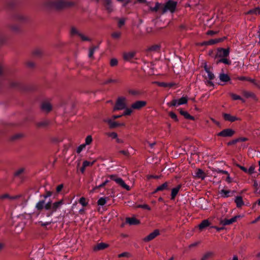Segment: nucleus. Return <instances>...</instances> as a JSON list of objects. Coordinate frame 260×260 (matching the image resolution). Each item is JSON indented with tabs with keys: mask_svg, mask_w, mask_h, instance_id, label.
Listing matches in <instances>:
<instances>
[{
	"mask_svg": "<svg viewBox=\"0 0 260 260\" xmlns=\"http://www.w3.org/2000/svg\"><path fill=\"white\" fill-rule=\"evenodd\" d=\"M210 225L209 221L206 219L202 221V222L199 224V228L200 230H203L204 228Z\"/></svg>",
	"mask_w": 260,
	"mask_h": 260,
	"instance_id": "obj_24",
	"label": "nucleus"
},
{
	"mask_svg": "<svg viewBox=\"0 0 260 260\" xmlns=\"http://www.w3.org/2000/svg\"><path fill=\"white\" fill-rule=\"evenodd\" d=\"M235 134V131L231 128L223 129L217 134V136L223 137H231Z\"/></svg>",
	"mask_w": 260,
	"mask_h": 260,
	"instance_id": "obj_8",
	"label": "nucleus"
},
{
	"mask_svg": "<svg viewBox=\"0 0 260 260\" xmlns=\"http://www.w3.org/2000/svg\"><path fill=\"white\" fill-rule=\"evenodd\" d=\"M126 221L130 225H136L139 223V221L134 217L127 218Z\"/></svg>",
	"mask_w": 260,
	"mask_h": 260,
	"instance_id": "obj_22",
	"label": "nucleus"
},
{
	"mask_svg": "<svg viewBox=\"0 0 260 260\" xmlns=\"http://www.w3.org/2000/svg\"><path fill=\"white\" fill-rule=\"evenodd\" d=\"M104 122H107L109 124V126L111 128H113L117 126H123L125 125V124L124 123H118L117 122H115L110 118L104 119Z\"/></svg>",
	"mask_w": 260,
	"mask_h": 260,
	"instance_id": "obj_9",
	"label": "nucleus"
},
{
	"mask_svg": "<svg viewBox=\"0 0 260 260\" xmlns=\"http://www.w3.org/2000/svg\"><path fill=\"white\" fill-rule=\"evenodd\" d=\"M200 242L199 241H197V242H193L191 244H190L189 246H188V247L190 249V248H193V247H195L196 246H197L199 244H200Z\"/></svg>",
	"mask_w": 260,
	"mask_h": 260,
	"instance_id": "obj_55",
	"label": "nucleus"
},
{
	"mask_svg": "<svg viewBox=\"0 0 260 260\" xmlns=\"http://www.w3.org/2000/svg\"><path fill=\"white\" fill-rule=\"evenodd\" d=\"M229 49L219 48L217 51L215 57L219 59L227 57L229 55Z\"/></svg>",
	"mask_w": 260,
	"mask_h": 260,
	"instance_id": "obj_5",
	"label": "nucleus"
},
{
	"mask_svg": "<svg viewBox=\"0 0 260 260\" xmlns=\"http://www.w3.org/2000/svg\"><path fill=\"white\" fill-rule=\"evenodd\" d=\"M230 95L231 96L233 100H241L243 103L245 102V101L243 99H242L240 96L237 95L235 93H230Z\"/></svg>",
	"mask_w": 260,
	"mask_h": 260,
	"instance_id": "obj_30",
	"label": "nucleus"
},
{
	"mask_svg": "<svg viewBox=\"0 0 260 260\" xmlns=\"http://www.w3.org/2000/svg\"><path fill=\"white\" fill-rule=\"evenodd\" d=\"M159 49V46L158 45H154L152 46L149 48V50L150 51H157Z\"/></svg>",
	"mask_w": 260,
	"mask_h": 260,
	"instance_id": "obj_56",
	"label": "nucleus"
},
{
	"mask_svg": "<svg viewBox=\"0 0 260 260\" xmlns=\"http://www.w3.org/2000/svg\"><path fill=\"white\" fill-rule=\"evenodd\" d=\"M127 100L125 97L121 96L118 98L115 106L114 107V111L121 110L125 109L126 107Z\"/></svg>",
	"mask_w": 260,
	"mask_h": 260,
	"instance_id": "obj_2",
	"label": "nucleus"
},
{
	"mask_svg": "<svg viewBox=\"0 0 260 260\" xmlns=\"http://www.w3.org/2000/svg\"><path fill=\"white\" fill-rule=\"evenodd\" d=\"M156 84L161 87H168L169 84L165 82H156Z\"/></svg>",
	"mask_w": 260,
	"mask_h": 260,
	"instance_id": "obj_59",
	"label": "nucleus"
},
{
	"mask_svg": "<svg viewBox=\"0 0 260 260\" xmlns=\"http://www.w3.org/2000/svg\"><path fill=\"white\" fill-rule=\"evenodd\" d=\"M220 41V39H212L208 41L205 42L203 44L206 45H211L216 44Z\"/></svg>",
	"mask_w": 260,
	"mask_h": 260,
	"instance_id": "obj_27",
	"label": "nucleus"
},
{
	"mask_svg": "<svg viewBox=\"0 0 260 260\" xmlns=\"http://www.w3.org/2000/svg\"><path fill=\"white\" fill-rule=\"evenodd\" d=\"M137 207H138V208H143V209H147L148 210H150V208L149 207V206H148L146 204L140 205H138L137 206Z\"/></svg>",
	"mask_w": 260,
	"mask_h": 260,
	"instance_id": "obj_57",
	"label": "nucleus"
},
{
	"mask_svg": "<svg viewBox=\"0 0 260 260\" xmlns=\"http://www.w3.org/2000/svg\"><path fill=\"white\" fill-rule=\"evenodd\" d=\"M92 142V138L91 135H88L85 139V143L86 146L90 145Z\"/></svg>",
	"mask_w": 260,
	"mask_h": 260,
	"instance_id": "obj_35",
	"label": "nucleus"
},
{
	"mask_svg": "<svg viewBox=\"0 0 260 260\" xmlns=\"http://www.w3.org/2000/svg\"><path fill=\"white\" fill-rule=\"evenodd\" d=\"M159 235V231L158 230H155L153 232L151 233L143 239L145 242L150 241L154 239L156 236Z\"/></svg>",
	"mask_w": 260,
	"mask_h": 260,
	"instance_id": "obj_12",
	"label": "nucleus"
},
{
	"mask_svg": "<svg viewBox=\"0 0 260 260\" xmlns=\"http://www.w3.org/2000/svg\"><path fill=\"white\" fill-rule=\"evenodd\" d=\"M128 93L133 95H137L139 94V92L135 90H128Z\"/></svg>",
	"mask_w": 260,
	"mask_h": 260,
	"instance_id": "obj_53",
	"label": "nucleus"
},
{
	"mask_svg": "<svg viewBox=\"0 0 260 260\" xmlns=\"http://www.w3.org/2000/svg\"><path fill=\"white\" fill-rule=\"evenodd\" d=\"M51 5L56 9H62L71 5V4L66 0H53Z\"/></svg>",
	"mask_w": 260,
	"mask_h": 260,
	"instance_id": "obj_4",
	"label": "nucleus"
},
{
	"mask_svg": "<svg viewBox=\"0 0 260 260\" xmlns=\"http://www.w3.org/2000/svg\"><path fill=\"white\" fill-rule=\"evenodd\" d=\"M146 102L144 101H138L134 103L131 107L133 109L139 110L146 105Z\"/></svg>",
	"mask_w": 260,
	"mask_h": 260,
	"instance_id": "obj_10",
	"label": "nucleus"
},
{
	"mask_svg": "<svg viewBox=\"0 0 260 260\" xmlns=\"http://www.w3.org/2000/svg\"><path fill=\"white\" fill-rule=\"evenodd\" d=\"M119 152L125 156H128L129 154V153L127 150H120L119 151Z\"/></svg>",
	"mask_w": 260,
	"mask_h": 260,
	"instance_id": "obj_62",
	"label": "nucleus"
},
{
	"mask_svg": "<svg viewBox=\"0 0 260 260\" xmlns=\"http://www.w3.org/2000/svg\"><path fill=\"white\" fill-rule=\"evenodd\" d=\"M9 198H10V196L8 194H5L0 196V200H3L5 199H7V198L9 199Z\"/></svg>",
	"mask_w": 260,
	"mask_h": 260,
	"instance_id": "obj_61",
	"label": "nucleus"
},
{
	"mask_svg": "<svg viewBox=\"0 0 260 260\" xmlns=\"http://www.w3.org/2000/svg\"><path fill=\"white\" fill-rule=\"evenodd\" d=\"M81 32L78 31V30L75 27H72L71 28V35L72 36L78 35L79 36V34Z\"/></svg>",
	"mask_w": 260,
	"mask_h": 260,
	"instance_id": "obj_37",
	"label": "nucleus"
},
{
	"mask_svg": "<svg viewBox=\"0 0 260 260\" xmlns=\"http://www.w3.org/2000/svg\"><path fill=\"white\" fill-rule=\"evenodd\" d=\"M103 5L107 9V11L109 12H111L114 10V7L112 4V2L111 0H103Z\"/></svg>",
	"mask_w": 260,
	"mask_h": 260,
	"instance_id": "obj_14",
	"label": "nucleus"
},
{
	"mask_svg": "<svg viewBox=\"0 0 260 260\" xmlns=\"http://www.w3.org/2000/svg\"><path fill=\"white\" fill-rule=\"evenodd\" d=\"M125 111L123 113V114H122V115H131V113H132L133 112V110H132V108H126V107L125 108Z\"/></svg>",
	"mask_w": 260,
	"mask_h": 260,
	"instance_id": "obj_43",
	"label": "nucleus"
},
{
	"mask_svg": "<svg viewBox=\"0 0 260 260\" xmlns=\"http://www.w3.org/2000/svg\"><path fill=\"white\" fill-rule=\"evenodd\" d=\"M255 167L253 166H250L248 169H247V173L249 174H252L254 173Z\"/></svg>",
	"mask_w": 260,
	"mask_h": 260,
	"instance_id": "obj_49",
	"label": "nucleus"
},
{
	"mask_svg": "<svg viewBox=\"0 0 260 260\" xmlns=\"http://www.w3.org/2000/svg\"><path fill=\"white\" fill-rule=\"evenodd\" d=\"M223 117L225 120L231 122H234L235 121L239 120V119L236 116H232L229 114H224Z\"/></svg>",
	"mask_w": 260,
	"mask_h": 260,
	"instance_id": "obj_18",
	"label": "nucleus"
},
{
	"mask_svg": "<svg viewBox=\"0 0 260 260\" xmlns=\"http://www.w3.org/2000/svg\"><path fill=\"white\" fill-rule=\"evenodd\" d=\"M164 6H162L161 4H159V3H156L154 7H151L150 9L152 11H157L159 10H160L162 12V7H163Z\"/></svg>",
	"mask_w": 260,
	"mask_h": 260,
	"instance_id": "obj_26",
	"label": "nucleus"
},
{
	"mask_svg": "<svg viewBox=\"0 0 260 260\" xmlns=\"http://www.w3.org/2000/svg\"><path fill=\"white\" fill-rule=\"evenodd\" d=\"M79 37L83 41H90V39L82 33L79 34Z\"/></svg>",
	"mask_w": 260,
	"mask_h": 260,
	"instance_id": "obj_40",
	"label": "nucleus"
},
{
	"mask_svg": "<svg viewBox=\"0 0 260 260\" xmlns=\"http://www.w3.org/2000/svg\"><path fill=\"white\" fill-rule=\"evenodd\" d=\"M136 55V52L131 51L128 52H124L122 54L123 58L124 60L128 61L132 59Z\"/></svg>",
	"mask_w": 260,
	"mask_h": 260,
	"instance_id": "obj_11",
	"label": "nucleus"
},
{
	"mask_svg": "<svg viewBox=\"0 0 260 260\" xmlns=\"http://www.w3.org/2000/svg\"><path fill=\"white\" fill-rule=\"evenodd\" d=\"M230 191L224 189L221 190L220 194L222 197L227 198L230 196Z\"/></svg>",
	"mask_w": 260,
	"mask_h": 260,
	"instance_id": "obj_34",
	"label": "nucleus"
},
{
	"mask_svg": "<svg viewBox=\"0 0 260 260\" xmlns=\"http://www.w3.org/2000/svg\"><path fill=\"white\" fill-rule=\"evenodd\" d=\"M121 36V32L120 31H114L112 33L111 36L115 39H118Z\"/></svg>",
	"mask_w": 260,
	"mask_h": 260,
	"instance_id": "obj_36",
	"label": "nucleus"
},
{
	"mask_svg": "<svg viewBox=\"0 0 260 260\" xmlns=\"http://www.w3.org/2000/svg\"><path fill=\"white\" fill-rule=\"evenodd\" d=\"M94 162H95V160H93L91 162L85 160V161H83V165H84V167L86 168L87 167L92 166Z\"/></svg>",
	"mask_w": 260,
	"mask_h": 260,
	"instance_id": "obj_41",
	"label": "nucleus"
},
{
	"mask_svg": "<svg viewBox=\"0 0 260 260\" xmlns=\"http://www.w3.org/2000/svg\"><path fill=\"white\" fill-rule=\"evenodd\" d=\"M205 70L207 73V77L209 78V79H213L214 78V74L210 71V70L206 66L205 67Z\"/></svg>",
	"mask_w": 260,
	"mask_h": 260,
	"instance_id": "obj_31",
	"label": "nucleus"
},
{
	"mask_svg": "<svg viewBox=\"0 0 260 260\" xmlns=\"http://www.w3.org/2000/svg\"><path fill=\"white\" fill-rule=\"evenodd\" d=\"M79 203L81 204L83 206H85L87 205V203L86 201L85 198L82 197L80 199Z\"/></svg>",
	"mask_w": 260,
	"mask_h": 260,
	"instance_id": "obj_48",
	"label": "nucleus"
},
{
	"mask_svg": "<svg viewBox=\"0 0 260 260\" xmlns=\"http://www.w3.org/2000/svg\"><path fill=\"white\" fill-rule=\"evenodd\" d=\"M16 19L18 21H23L25 19V18L24 16L20 15L17 17Z\"/></svg>",
	"mask_w": 260,
	"mask_h": 260,
	"instance_id": "obj_64",
	"label": "nucleus"
},
{
	"mask_svg": "<svg viewBox=\"0 0 260 260\" xmlns=\"http://www.w3.org/2000/svg\"><path fill=\"white\" fill-rule=\"evenodd\" d=\"M242 94L246 98H251L255 100L256 99L255 95L253 92L247 91H243L242 92Z\"/></svg>",
	"mask_w": 260,
	"mask_h": 260,
	"instance_id": "obj_23",
	"label": "nucleus"
},
{
	"mask_svg": "<svg viewBox=\"0 0 260 260\" xmlns=\"http://www.w3.org/2000/svg\"><path fill=\"white\" fill-rule=\"evenodd\" d=\"M125 23V19L121 18L119 20L118 22V26L119 27H121Z\"/></svg>",
	"mask_w": 260,
	"mask_h": 260,
	"instance_id": "obj_50",
	"label": "nucleus"
},
{
	"mask_svg": "<svg viewBox=\"0 0 260 260\" xmlns=\"http://www.w3.org/2000/svg\"><path fill=\"white\" fill-rule=\"evenodd\" d=\"M239 216H234L230 219H223L220 221V224L223 225H229L235 222Z\"/></svg>",
	"mask_w": 260,
	"mask_h": 260,
	"instance_id": "obj_15",
	"label": "nucleus"
},
{
	"mask_svg": "<svg viewBox=\"0 0 260 260\" xmlns=\"http://www.w3.org/2000/svg\"><path fill=\"white\" fill-rule=\"evenodd\" d=\"M52 204H51V202H48L47 204H46L45 205H44V208L46 210H52Z\"/></svg>",
	"mask_w": 260,
	"mask_h": 260,
	"instance_id": "obj_58",
	"label": "nucleus"
},
{
	"mask_svg": "<svg viewBox=\"0 0 260 260\" xmlns=\"http://www.w3.org/2000/svg\"><path fill=\"white\" fill-rule=\"evenodd\" d=\"M106 135L112 139H116L118 137L117 134L115 132L108 133L106 134Z\"/></svg>",
	"mask_w": 260,
	"mask_h": 260,
	"instance_id": "obj_38",
	"label": "nucleus"
},
{
	"mask_svg": "<svg viewBox=\"0 0 260 260\" xmlns=\"http://www.w3.org/2000/svg\"><path fill=\"white\" fill-rule=\"evenodd\" d=\"M110 66L111 67H115L118 64V60L116 58H112L110 60Z\"/></svg>",
	"mask_w": 260,
	"mask_h": 260,
	"instance_id": "obj_44",
	"label": "nucleus"
},
{
	"mask_svg": "<svg viewBox=\"0 0 260 260\" xmlns=\"http://www.w3.org/2000/svg\"><path fill=\"white\" fill-rule=\"evenodd\" d=\"M23 227H24L23 224L19 225L16 226V229L15 230V232L18 234L20 233L22 231Z\"/></svg>",
	"mask_w": 260,
	"mask_h": 260,
	"instance_id": "obj_45",
	"label": "nucleus"
},
{
	"mask_svg": "<svg viewBox=\"0 0 260 260\" xmlns=\"http://www.w3.org/2000/svg\"><path fill=\"white\" fill-rule=\"evenodd\" d=\"M247 14H254L255 15L259 14L260 13V8L259 7L255 8L254 9L249 10L247 13Z\"/></svg>",
	"mask_w": 260,
	"mask_h": 260,
	"instance_id": "obj_32",
	"label": "nucleus"
},
{
	"mask_svg": "<svg viewBox=\"0 0 260 260\" xmlns=\"http://www.w3.org/2000/svg\"><path fill=\"white\" fill-rule=\"evenodd\" d=\"M108 247V245L105 243H100L96 245L93 247V250L94 251H97L104 249Z\"/></svg>",
	"mask_w": 260,
	"mask_h": 260,
	"instance_id": "obj_16",
	"label": "nucleus"
},
{
	"mask_svg": "<svg viewBox=\"0 0 260 260\" xmlns=\"http://www.w3.org/2000/svg\"><path fill=\"white\" fill-rule=\"evenodd\" d=\"M238 142V140H237V139H236L235 140H233V141L229 142L228 144V145H233L234 144H236V143Z\"/></svg>",
	"mask_w": 260,
	"mask_h": 260,
	"instance_id": "obj_63",
	"label": "nucleus"
},
{
	"mask_svg": "<svg viewBox=\"0 0 260 260\" xmlns=\"http://www.w3.org/2000/svg\"><path fill=\"white\" fill-rule=\"evenodd\" d=\"M181 188V185H178L177 187L173 188L171 191V199H174L176 195L178 194L180 189Z\"/></svg>",
	"mask_w": 260,
	"mask_h": 260,
	"instance_id": "obj_19",
	"label": "nucleus"
},
{
	"mask_svg": "<svg viewBox=\"0 0 260 260\" xmlns=\"http://www.w3.org/2000/svg\"><path fill=\"white\" fill-rule=\"evenodd\" d=\"M235 202L238 208L241 207L244 205L242 198L241 196L236 197L235 200Z\"/></svg>",
	"mask_w": 260,
	"mask_h": 260,
	"instance_id": "obj_20",
	"label": "nucleus"
},
{
	"mask_svg": "<svg viewBox=\"0 0 260 260\" xmlns=\"http://www.w3.org/2000/svg\"><path fill=\"white\" fill-rule=\"evenodd\" d=\"M180 113L181 115H183L186 118L192 120H193L194 119V118L190 115L186 111H181Z\"/></svg>",
	"mask_w": 260,
	"mask_h": 260,
	"instance_id": "obj_29",
	"label": "nucleus"
},
{
	"mask_svg": "<svg viewBox=\"0 0 260 260\" xmlns=\"http://www.w3.org/2000/svg\"><path fill=\"white\" fill-rule=\"evenodd\" d=\"M129 256H130V254L128 252H124L119 254L118 255V257H129Z\"/></svg>",
	"mask_w": 260,
	"mask_h": 260,
	"instance_id": "obj_54",
	"label": "nucleus"
},
{
	"mask_svg": "<svg viewBox=\"0 0 260 260\" xmlns=\"http://www.w3.org/2000/svg\"><path fill=\"white\" fill-rule=\"evenodd\" d=\"M107 202L106 198H101L98 201V204L100 206L104 205Z\"/></svg>",
	"mask_w": 260,
	"mask_h": 260,
	"instance_id": "obj_39",
	"label": "nucleus"
},
{
	"mask_svg": "<svg viewBox=\"0 0 260 260\" xmlns=\"http://www.w3.org/2000/svg\"><path fill=\"white\" fill-rule=\"evenodd\" d=\"M219 79L221 81L226 82L230 80V77L228 74L222 73L219 76Z\"/></svg>",
	"mask_w": 260,
	"mask_h": 260,
	"instance_id": "obj_21",
	"label": "nucleus"
},
{
	"mask_svg": "<svg viewBox=\"0 0 260 260\" xmlns=\"http://www.w3.org/2000/svg\"><path fill=\"white\" fill-rule=\"evenodd\" d=\"M187 101L188 99L186 96H183L179 99L173 100L171 103V106H176L185 104L187 103Z\"/></svg>",
	"mask_w": 260,
	"mask_h": 260,
	"instance_id": "obj_6",
	"label": "nucleus"
},
{
	"mask_svg": "<svg viewBox=\"0 0 260 260\" xmlns=\"http://www.w3.org/2000/svg\"><path fill=\"white\" fill-rule=\"evenodd\" d=\"M194 177L203 180L206 177V174L202 170L197 169L194 171Z\"/></svg>",
	"mask_w": 260,
	"mask_h": 260,
	"instance_id": "obj_13",
	"label": "nucleus"
},
{
	"mask_svg": "<svg viewBox=\"0 0 260 260\" xmlns=\"http://www.w3.org/2000/svg\"><path fill=\"white\" fill-rule=\"evenodd\" d=\"M111 180L114 181L117 184L120 185L121 187L124 188L126 190H129L131 189L130 187L125 184L124 180L119 177H118L115 175H110L108 176Z\"/></svg>",
	"mask_w": 260,
	"mask_h": 260,
	"instance_id": "obj_3",
	"label": "nucleus"
},
{
	"mask_svg": "<svg viewBox=\"0 0 260 260\" xmlns=\"http://www.w3.org/2000/svg\"><path fill=\"white\" fill-rule=\"evenodd\" d=\"M45 201H40L36 205V207L38 210H42L44 207Z\"/></svg>",
	"mask_w": 260,
	"mask_h": 260,
	"instance_id": "obj_33",
	"label": "nucleus"
},
{
	"mask_svg": "<svg viewBox=\"0 0 260 260\" xmlns=\"http://www.w3.org/2000/svg\"><path fill=\"white\" fill-rule=\"evenodd\" d=\"M177 2L171 0L169 1L166 4L162 7V13H165L167 12H170L173 13L175 12L176 6Z\"/></svg>",
	"mask_w": 260,
	"mask_h": 260,
	"instance_id": "obj_1",
	"label": "nucleus"
},
{
	"mask_svg": "<svg viewBox=\"0 0 260 260\" xmlns=\"http://www.w3.org/2000/svg\"><path fill=\"white\" fill-rule=\"evenodd\" d=\"M95 47L91 48L89 50L88 57L90 58H93V55L94 53Z\"/></svg>",
	"mask_w": 260,
	"mask_h": 260,
	"instance_id": "obj_46",
	"label": "nucleus"
},
{
	"mask_svg": "<svg viewBox=\"0 0 260 260\" xmlns=\"http://www.w3.org/2000/svg\"><path fill=\"white\" fill-rule=\"evenodd\" d=\"M168 183L167 182H165L164 183H163L162 184H161V185L158 186L155 192H157V191H162V190H165V189H168Z\"/></svg>",
	"mask_w": 260,
	"mask_h": 260,
	"instance_id": "obj_25",
	"label": "nucleus"
},
{
	"mask_svg": "<svg viewBox=\"0 0 260 260\" xmlns=\"http://www.w3.org/2000/svg\"><path fill=\"white\" fill-rule=\"evenodd\" d=\"M169 115L172 119H174L175 121H178L177 116L175 113L171 112L169 113Z\"/></svg>",
	"mask_w": 260,
	"mask_h": 260,
	"instance_id": "obj_52",
	"label": "nucleus"
},
{
	"mask_svg": "<svg viewBox=\"0 0 260 260\" xmlns=\"http://www.w3.org/2000/svg\"><path fill=\"white\" fill-rule=\"evenodd\" d=\"M237 79H238L239 80H241V81H253L252 80L249 79L247 78V77H246L245 76L238 77L237 78Z\"/></svg>",
	"mask_w": 260,
	"mask_h": 260,
	"instance_id": "obj_51",
	"label": "nucleus"
},
{
	"mask_svg": "<svg viewBox=\"0 0 260 260\" xmlns=\"http://www.w3.org/2000/svg\"><path fill=\"white\" fill-rule=\"evenodd\" d=\"M86 145L84 144H82L78 147L76 151L77 153H80L83 149L85 148Z\"/></svg>",
	"mask_w": 260,
	"mask_h": 260,
	"instance_id": "obj_42",
	"label": "nucleus"
},
{
	"mask_svg": "<svg viewBox=\"0 0 260 260\" xmlns=\"http://www.w3.org/2000/svg\"><path fill=\"white\" fill-rule=\"evenodd\" d=\"M115 140L116 143L118 144H123L124 143V140L121 138H118V137L117 138L115 139Z\"/></svg>",
	"mask_w": 260,
	"mask_h": 260,
	"instance_id": "obj_60",
	"label": "nucleus"
},
{
	"mask_svg": "<svg viewBox=\"0 0 260 260\" xmlns=\"http://www.w3.org/2000/svg\"><path fill=\"white\" fill-rule=\"evenodd\" d=\"M220 62L223 63L225 64H230L231 63V60H230L227 57L219 59L217 60V63H219Z\"/></svg>",
	"mask_w": 260,
	"mask_h": 260,
	"instance_id": "obj_28",
	"label": "nucleus"
},
{
	"mask_svg": "<svg viewBox=\"0 0 260 260\" xmlns=\"http://www.w3.org/2000/svg\"><path fill=\"white\" fill-rule=\"evenodd\" d=\"M63 204V200H60L59 201L54 203L52 205V210L53 212L56 211L58 209L61 208V206Z\"/></svg>",
	"mask_w": 260,
	"mask_h": 260,
	"instance_id": "obj_17",
	"label": "nucleus"
},
{
	"mask_svg": "<svg viewBox=\"0 0 260 260\" xmlns=\"http://www.w3.org/2000/svg\"><path fill=\"white\" fill-rule=\"evenodd\" d=\"M213 253L212 252H208L203 256L202 260H206L207 258L212 256Z\"/></svg>",
	"mask_w": 260,
	"mask_h": 260,
	"instance_id": "obj_47",
	"label": "nucleus"
},
{
	"mask_svg": "<svg viewBox=\"0 0 260 260\" xmlns=\"http://www.w3.org/2000/svg\"><path fill=\"white\" fill-rule=\"evenodd\" d=\"M41 110L45 113L50 112L52 109V106L50 102L46 101H44L41 106Z\"/></svg>",
	"mask_w": 260,
	"mask_h": 260,
	"instance_id": "obj_7",
	"label": "nucleus"
}]
</instances>
